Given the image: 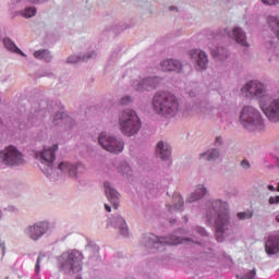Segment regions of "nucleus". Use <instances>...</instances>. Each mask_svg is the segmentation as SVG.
<instances>
[{"label":"nucleus","mask_w":279,"mask_h":279,"mask_svg":"<svg viewBox=\"0 0 279 279\" xmlns=\"http://www.w3.org/2000/svg\"><path fill=\"white\" fill-rule=\"evenodd\" d=\"M190 58L196 64V71H206L208 69V54L201 49H192L189 51Z\"/></svg>","instance_id":"17"},{"label":"nucleus","mask_w":279,"mask_h":279,"mask_svg":"<svg viewBox=\"0 0 279 279\" xmlns=\"http://www.w3.org/2000/svg\"><path fill=\"white\" fill-rule=\"evenodd\" d=\"M22 0H16V3H21ZM33 4L47 3L49 0H28Z\"/></svg>","instance_id":"46"},{"label":"nucleus","mask_w":279,"mask_h":279,"mask_svg":"<svg viewBox=\"0 0 279 279\" xmlns=\"http://www.w3.org/2000/svg\"><path fill=\"white\" fill-rule=\"evenodd\" d=\"M241 167H242L243 169H251V168H252V165L250 163V161H248L247 159H243V160L241 161Z\"/></svg>","instance_id":"44"},{"label":"nucleus","mask_w":279,"mask_h":279,"mask_svg":"<svg viewBox=\"0 0 279 279\" xmlns=\"http://www.w3.org/2000/svg\"><path fill=\"white\" fill-rule=\"evenodd\" d=\"M221 145H223V137L217 136L216 140H215V146L216 147H221Z\"/></svg>","instance_id":"45"},{"label":"nucleus","mask_w":279,"mask_h":279,"mask_svg":"<svg viewBox=\"0 0 279 279\" xmlns=\"http://www.w3.org/2000/svg\"><path fill=\"white\" fill-rule=\"evenodd\" d=\"M34 58H36L37 60H45V62H51V60L53 59V57H51V52L47 49L35 51Z\"/></svg>","instance_id":"31"},{"label":"nucleus","mask_w":279,"mask_h":279,"mask_svg":"<svg viewBox=\"0 0 279 279\" xmlns=\"http://www.w3.org/2000/svg\"><path fill=\"white\" fill-rule=\"evenodd\" d=\"M104 186L107 199H109L114 210H117L119 208V199L121 197V194L114 187H112V185H110V182L108 181L104 183Z\"/></svg>","instance_id":"19"},{"label":"nucleus","mask_w":279,"mask_h":279,"mask_svg":"<svg viewBox=\"0 0 279 279\" xmlns=\"http://www.w3.org/2000/svg\"><path fill=\"white\" fill-rule=\"evenodd\" d=\"M199 158H203V160H208V162L219 160V158H221V150L219 148L208 149L207 151L202 153Z\"/></svg>","instance_id":"26"},{"label":"nucleus","mask_w":279,"mask_h":279,"mask_svg":"<svg viewBox=\"0 0 279 279\" xmlns=\"http://www.w3.org/2000/svg\"><path fill=\"white\" fill-rule=\"evenodd\" d=\"M265 251L268 256H274L279 252V232L277 234L268 235L265 242Z\"/></svg>","instance_id":"20"},{"label":"nucleus","mask_w":279,"mask_h":279,"mask_svg":"<svg viewBox=\"0 0 279 279\" xmlns=\"http://www.w3.org/2000/svg\"><path fill=\"white\" fill-rule=\"evenodd\" d=\"M0 162L7 167H21L25 163V156L17 147L9 146L0 150Z\"/></svg>","instance_id":"9"},{"label":"nucleus","mask_w":279,"mask_h":279,"mask_svg":"<svg viewBox=\"0 0 279 279\" xmlns=\"http://www.w3.org/2000/svg\"><path fill=\"white\" fill-rule=\"evenodd\" d=\"M119 125L122 134L130 138L135 136L137 132H141L143 124L141 123V118H138L136 111L132 109H125L119 116Z\"/></svg>","instance_id":"7"},{"label":"nucleus","mask_w":279,"mask_h":279,"mask_svg":"<svg viewBox=\"0 0 279 279\" xmlns=\"http://www.w3.org/2000/svg\"><path fill=\"white\" fill-rule=\"evenodd\" d=\"M276 191L279 193V183H278V186H277Z\"/></svg>","instance_id":"54"},{"label":"nucleus","mask_w":279,"mask_h":279,"mask_svg":"<svg viewBox=\"0 0 279 279\" xmlns=\"http://www.w3.org/2000/svg\"><path fill=\"white\" fill-rule=\"evenodd\" d=\"M3 45H4V47L9 50V51H12L13 53H19L20 56H23L24 58H25V53L21 50V49H19L17 47H16V44H14V41H12V39H10V38H4L3 39Z\"/></svg>","instance_id":"30"},{"label":"nucleus","mask_w":279,"mask_h":279,"mask_svg":"<svg viewBox=\"0 0 279 279\" xmlns=\"http://www.w3.org/2000/svg\"><path fill=\"white\" fill-rule=\"evenodd\" d=\"M167 208L169 213H173V210L182 213L184 210V198H182V195L174 193L172 195V205H168Z\"/></svg>","instance_id":"23"},{"label":"nucleus","mask_w":279,"mask_h":279,"mask_svg":"<svg viewBox=\"0 0 279 279\" xmlns=\"http://www.w3.org/2000/svg\"><path fill=\"white\" fill-rule=\"evenodd\" d=\"M134 101V99L132 98V96H124L120 99V106H130V104H132Z\"/></svg>","instance_id":"36"},{"label":"nucleus","mask_w":279,"mask_h":279,"mask_svg":"<svg viewBox=\"0 0 279 279\" xmlns=\"http://www.w3.org/2000/svg\"><path fill=\"white\" fill-rule=\"evenodd\" d=\"M160 82H162L160 76H147L140 81H134L133 88L136 93H151V90H156L160 86Z\"/></svg>","instance_id":"12"},{"label":"nucleus","mask_w":279,"mask_h":279,"mask_svg":"<svg viewBox=\"0 0 279 279\" xmlns=\"http://www.w3.org/2000/svg\"><path fill=\"white\" fill-rule=\"evenodd\" d=\"M184 219H185V221H189V218H187V217H185Z\"/></svg>","instance_id":"55"},{"label":"nucleus","mask_w":279,"mask_h":279,"mask_svg":"<svg viewBox=\"0 0 279 279\" xmlns=\"http://www.w3.org/2000/svg\"><path fill=\"white\" fill-rule=\"evenodd\" d=\"M45 257V255L39 254V256L37 257V262L35 265V274L36 276H38L40 274V262L43 260V258Z\"/></svg>","instance_id":"37"},{"label":"nucleus","mask_w":279,"mask_h":279,"mask_svg":"<svg viewBox=\"0 0 279 279\" xmlns=\"http://www.w3.org/2000/svg\"><path fill=\"white\" fill-rule=\"evenodd\" d=\"M206 220L208 223H215L216 241L223 243L226 232L230 228V209L228 203L216 199L207 204Z\"/></svg>","instance_id":"2"},{"label":"nucleus","mask_w":279,"mask_h":279,"mask_svg":"<svg viewBox=\"0 0 279 279\" xmlns=\"http://www.w3.org/2000/svg\"><path fill=\"white\" fill-rule=\"evenodd\" d=\"M195 232H196L197 234H199L201 236H208V232H207L206 229L203 228V227L197 226V227L195 228Z\"/></svg>","instance_id":"40"},{"label":"nucleus","mask_w":279,"mask_h":279,"mask_svg":"<svg viewBox=\"0 0 279 279\" xmlns=\"http://www.w3.org/2000/svg\"><path fill=\"white\" fill-rule=\"evenodd\" d=\"M93 58H97V52H87V54H84L83 57L72 54L68 58V64H77V62H86Z\"/></svg>","instance_id":"25"},{"label":"nucleus","mask_w":279,"mask_h":279,"mask_svg":"<svg viewBox=\"0 0 279 279\" xmlns=\"http://www.w3.org/2000/svg\"><path fill=\"white\" fill-rule=\"evenodd\" d=\"M264 5H279V0H260Z\"/></svg>","instance_id":"42"},{"label":"nucleus","mask_w":279,"mask_h":279,"mask_svg":"<svg viewBox=\"0 0 279 279\" xmlns=\"http://www.w3.org/2000/svg\"><path fill=\"white\" fill-rule=\"evenodd\" d=\"M86 252H89V254H92L90 258H93L99 254V247L95 242L87 240Z\"/></svg>","instance_id":"32"},{"label":"nucleus","mask_w":279,"mask_h":279,"mask_svg":"<svg viewBox=\"0 0 279 279\" xmlns=\"http://www.w3.org/2000/svg\"><path fill=\"white\" fill-rule=\"evenodd\" d=\"M57 150L58 144H54L50 148L35 153L36 160H39V162L44 165V168L40 169L43 173L46 174V178H51L57 171H60L63 175H69V178H77V174L84 171V165L80 162L61 161L56 166L53 162L56 160Z\"/></svg>","instance_id":"1"},{"label":"nucleus","mask_w":279,"mask_h":279,"mask_svg":"<svg viewBox=\"0 0 279 279\" xmlns=\"http://www.w3.org/2000/svg\"><path fill=\"white\" fill-rule=\"evenodd\" d=\"M169 11L170 12H178V7L171 5V7H169Z\"/></svg>","instance_id":"48"},{"label":"nucleus","mask_w":279,"mask_h":279,"mask_svg":"<svg viewBox=\"0 0 279 279\" xmlns=\"http://www.w3.org/2000/svg\"><path fill=\"white\" fill-rule=\"evenodd\" d=\"M98 143L109 154H121L125 148L123 140L112 136L107 132H101L98 136Z\"/></svg>","instance_id":"8"},{"label":"nucleus","mask_w":279,"mask_h":279,"mask_svg":"<svg viewBox=\"0 0 279 279\" xmlns=\"http://www.w3.org/2000/svg\"><path fill=\"white\" fill-rule=\"evenodd\" d=\"M156 154L161 160H169V158H171V146L162 141L158 142L156 146Z\"/></svg>","instance_id":"22"},{"label":"nucleus","mask_w":279,"mask_h":279,"mask_svg":"<svg viewBox=\"0 0 279 279\" xmlns=\"http://www.w3.org/2000/svg\"><path fill=\"white\" fill-rule=\"evenodd\" d=\"M175 221V219H170V226H174Z\"/></svg>","instance_id":"51"},{"label":"nucleus","mask_w":279,"mask_h":279,"mask_svg":"<svg viewBox=\"0 0 279 279\" xmlns=\"http://www.w3.org/2000/svg\"><path fill=\"white\" fill-rule=\"evenodd\" d=\"M45 75H47V74H41V77H45Z\"/></svg>","instance_id":"56"},{"label":"nucleus","mask_w":279,"mask_h":279,"mask_svg":"<svg viewBox=\"0 0 279 279\" xmlns=\"http://www.w3.org/2000/svg\"><path fill=\"white\" fill-rule=\"evenodd\" d=\"M260 108L270 123H279V98L272 99L266 105H260Z\"/></svg>","instance_id":"16"},{"label":"nucleus","mask_w":279,"mask_h":279,"mask_svg":"<svg viewBox=\"0 0 279 279\" xmlns=\"http://www.w3.org/2000/svg\"><path fill=\"white\" fill-rule=\"evenodd\" d=\"M268 204H269L270 206L278 205V204H279V195H277V196H270V197L268 198Z\"/></svg>","instance_id":"41"},{"label":"nucleus","mask_w":279,"mask_h":279,"mask_svg":"<svg viewBox=\"0 0 279 279\" xmlns=\"http://www.w3.org/2000/svg\"><path fill=\"white\" fill-rule=\"evenodd\" d=\"M151 104L154 112L166 119H173L180 112V100L175 94L170 92H156Z\"/></svg>","instance_id":"3"},{"label":"nucleus","mask_w":279,"mask_h":279,"mask_svg":"<svg viewBox=\"0 0 279 279\" xmlns=\"http://www.w3.org/2000/svg\"><path fill=\"white\" fill-rule=\"evenodd\" d=\"M275 219H276L277 223H279V215H277Z\"/></svg>","instance_id":"53"},{"label":"nucleus","mask_w":279,"mask_h":279,"mask_svg":"<svg viewBox=\"0 0 279 279\" xmlns=\"http://www.w3.org/2000/svg\"><path fill=\"white\" fill-rule=\"evenodd\" d=\"M197 245H199V242H196Z\"/></svg>","instance_id":"57"},{"label":"nucleus","mask_w":279,"mask_h":279,"mask_svg":"<svg viewBox=\"0 0 279 279\" xmlns=\"http://www.w3.org/2000/svg\"><path fill=\"white\" fill-rule=\"evenodd\" d=\"M238 219L245 220V219H252L254 217L253 211H242L236 214Z\"/></svg>","instance_id":"35"},{"label":"nucleus","mask_w":279,"mask_h":279,"mask_svg":"<svg viewBox=\"0 0 279 279\" xmlns=\"http://www.w3.org/2000/svg\"><path fill=\"white\" fill-rule=\"evenodd\" d=\"M0 125H3V118L0 117Z\"/></svg>","instance_id":"52"},{"label":"nucleus","mask_w":279,"mask_h":279,"mask_svg":"<svg viewBox=\"0 0 279 279\" xmlns=\"http://www.w3.org/2000/svg\"><path fill=\"white\" fill-rule=\"evenodd\" d=\"M129 27V25L119 24L114 26L113 32H116V34H121V32H125Z\"/></svg>","instance_id":"39"},{"label":"nucleus","mask_w":279,"mask_h":279,"mask_svg":"<svg viewBox=\"0 0 279 279\" xmlns=\"http://www.w3.org/2000/svg\"><path fill=\"white\" fill-rule=\"evenodd\" d=\"M161 71L182 73V62L177 59H168L161 62Z\"/></svg>","instance_id":"21"},{"label":"nucleus","mask_w":279,"mask_h":279,"mask_svg":"<svg viewBox=\"0 0 279 279\" xmlns=\"http://www.w3.org/2000/svg\"><path fill=\"white\" fill-rule=\"evenodd\" d=\"M28 121L32 125H35V123H38V114L34 117V114L28 116Z\"/></svg>","instance_id":"43"},{"label":"nucleus","mask_w":279,"mask_h":279,"mask_svg":"<svg viewBox=\"0 0 279 279\" xmlns=\"http://www.w3.org/2000/svg\"><path fill=\"white\" fill-rule=\"evenodd\" d=\"M210 54L213 58H218V60H227L230 52L225 47L210 48Z\"/></svg>","instance_id":"28"},{"label":"nucleus","mask_w":279,"mask_h":279,"mask_svg":"<svg viewBox=\"0 0 279 279\" xmlns=\"http://www.w3.org/2000/svg\"><path fill=\"white\" fill-rule=\"evenodd\" d=\"M140 243L146 250H151V252H165V245H180L182 238L177 235L160 238L156 234L145 233L140 240Z\"/></svg>","instance_id":"6"},{"label":"nucleus","mask_w":279,"mask_h":279,"mask_svg":"<svg viewBox=\"0 0 279 279\" xmlns=\"http://www.w3.org/2000/svg\"><path fill=\"white\" fill-rule=\"evenodd\" d=\"M206 193H208V190L204 185H198L187 198L189 204H193V202L202 199L203 197H205Z\"/></svg>","instance_id":"27"},{"label":"nucleus","mask_w":279,"mask_h":279,"mask_svg":"<svg viewBox=\"0 0 279 279\" xmlns=\"http://www.w3.org/2000/svg\"><path fill=\"white\" fill-rule=\"evenodd\" d=\"M268 29L274 34L275 38L279 40V16L268 15L267 16Z\"/></svg>","instance_id":"24"},{"label":"nucleus","mask_w":279,"mask_h":279,"mask_svg":"<svg viewBox=\"0 0 279 279\" xmlns=\"http://www.w3.org/2000/svg\"><path fill=\"white\" fill-rule=\"evenodd\" d=\"M268 191L274 192V191H276V187H275L274 185L269 184V185H268Z\"/></svg>","instance_id":"50"},{"label":"nucleus","mask_w":279,"mask_h":279,"mask_svg":"<svg viewBox=\"0 0 279 279\" xmlns=\"http://www.w3.org/2000/svg\"><path fill=\"white\" fill-rule=\"evenodd\" d=\"M52 123L54 125H65L66 130H73L74 125H77L75 120L66 114V112H57L53 117Z\"/></svg>","instance_id":"18"},{"label":"nucleus","mask_w":279,"mask_h":279,"mask_svg":"<svg viewBox=\"0 0 279 279\" xmlns=\"http://www.w3.org/2000/svg\"><path fill=\"white\" fill-rule=\"evenodd\" d=\"M105 210H107V213H111L112 207H110V205H108V204H105Z\"/></svg>","instance_id":"49"},{"label":"nucleus","mask_w":279,"mask_h":279,"mask_svg":"<svg viewBox=\"0 0 279 279\" xmlns=\"http://www.w3.org/2000/svg\"><path fill=\"white\" fill-rule=\"evenodd\" d=\"M1 214H2V213H1V210H0V217H1Z\"/></svg>","instance_id":"58"},{"label":"nucleus","mask_w":279,"mask_h":279,"mask_svg":"<svg viewBox=\"0 0 279 279\" xmlns=\"http://www.w3.org/2000/svg\"><path fill=\"white\" fill-rule=\"evenodd\" d=\"M57 268L63 276H75L84 269V254L75 248L57 256Z\"/></svg>","instance_id":"4"},{"label":"nucleus","mask_w":279,"mask_h":279,"mask_svg":"<svg viewBox=\"0 0 279 279\" xmlns=\"http://www.w3.org/2000/svg\"><path fill=\"white\" fill-rule=\"evenodd\" d=\"M0 252L2 256H5V242H1V240H0Z\"/></svg>","instance_id":"47"},{"label":"nucleus","mask_w":279,"mask_h":279,"mask_svg":"<svg viewBox=\"0 0 279 279\" xmlns=\"http://www.w3.org/2000/svg\"><path fill=\"white\" fill-rule=\"evenodd\" d=\"M213 38L214 40H221V38H233L238 45H241L242 47H250L245 31L239 26L234 27L232 31H229L228 28H219L213 34Z\"/></svg>","instance_id":"10"},{"label":"nucleus","mask_w":279,"mask_h":279,"mask_svg":"<svg viewBox=\"0 0 279 279\" xmlns=\"http://www.w3.org/2000/svg\"><path fill=\"white\" fill-rule=\"evenodd\" d=\"M265 47L268 49V51H276V37L268 39L265 41Z\"/></svg>","instance_id":"34"},{"label":"nucleus","mask_w":279,"mask_h":279,"mask_svg":"<svg viewBox=\"0 0 279 279\" xmlns=\"http://www.w3.org/2000/svg\"><path fill=\"white\" fill-rule=\"evenodd\" d=\"M245 90L253 99H265L267 97V88H265V84L259 81H250L242 88Z\"/></svg>","instance_id":"14"},{"label":"nucleus","mask_w":279,"mask_h":279,"mask_svg":"<svg viewBox=\"0 0 279 279\" xmlns=\"http://www.w3.org/2000/svg\"><path fill=\"white\" fill-rule=\"evenodd\" d=\"M215 110L213 105L208 104L206 100H195L194 102H189L185 105L183 114L193 117L195 114H203V117H210Z\"/></svg>","instance_id":"11"},{"label":"nucleus","mask_w":279,"mask_h":279,"mask_svg":"<svg viewBox=\"0 0 279 279\" xmlns=\"http://www.w3.org/2000/svg\"><path fill=\"white\" fill-rule=\"evenodd\" d=\"M22 14L25 19H32V16H36V7H28L24 9Z\"/></svg>","instance_id":"33"},{"label":"nucleus","mask_w":279,"mask_h":279,"mask_svg":"<svg viewBox=\"0 0 279 279\" xmlns=\"http://www.w3.org/2000/svg\"><path fill=\"white\" fill-rule=\"evenodd\" d=\"M110 226L111 228H117L122 236H130V228H128V222L123 216L119 214L111 215L108 218L107 228Z\"/></svg>","instance_id":"15"},{"label":"nucleus","mask_w":279,"mask_h":279,"mask_svg":"<svg viewBox=\"0 0 279 279\" xmlns=\"http://www.w3.org/2000/svg\"><path fill=\"white\" fill-rule=\"evenodd\" d=\"M255 278H256V269L250 270L241 277V279H255Z\"/></svg>","instance_id":"38"},{"label":"nucleus","mask_w":279,"mask_h":279,"mask_svg":"<svg viewBox=\"0 0 279 279\" xmlns=\"http://www.w3.org/2000/svg\"><path fill=\"white\" fill-rule=\"evenodd\" d=\"M118 173H121L123 178H132V167L125 161H121L117 168Z\"/></svg>","instance_id":"29"},{"label":"nucleus","mask_w":279,"mask_h":279,"mask_svg":"<svg viewBox=\"0 0 279 279\" xmlns=\"http://www.w3.org/2000/svg\"><path fill=\"white\" fill-rule=\"evenodd\" d=\"M49 232V223L47 221L35 222L25 229V234L31 241H40Z\"/></svg>","instance_id":"13"},{"label":"nucleus","mask_w":279,"mask_h":279,"mask_svg":"<svg viewBox=\"0 0 279 279\" xmlns=\"http://www.w3.org/2000/svg\"><path fill=\"white\" fill-rule=\"evenodd\" d=\"M240 123L247 132H265V120L258 109L247 105L240 112Z\"/></svg>","instance_id":"5"}]
</instances>
